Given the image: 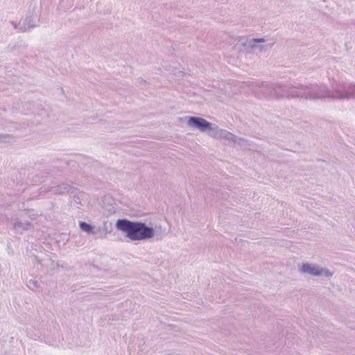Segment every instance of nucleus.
I'll return each instance as SVG.
<instances>
[{"label":"nucleus","mask_w":355,"mask_h":355,"mask_svg":"<svg viewBox=\"0 0 355 355\" xmlns=\"http://www.w3.org/2000/svg\"><path fill=\"white\" fill-rule=\"evenodd\" d=\"M209 135L216 139H224L227 141H236V136L231 132L220 128L211 123V127L207 132Z\"/></svg>","instance_id":"nucleus-2"},{"label":"nucleus","mask_w":355,"mask_h":355,"mask_svg":"<svg viewBox=\"0 0 355 355\" xmlns=\"http://www.w3.org/2000/svg\"><path fill=\"white\" fill-rule=\"evenodd\" d=\"M73 191L74 193H70L73 195V200L71 201V205L79 209L80 208V206H82L81 200H83L84 193L79 192L78 189L75 188H73Z\"/></svg>","instance_id":"nucleus-7"},{"label":"nucleus","mask_w":355,"mask_h":355,"mask_svg":"<svg viewBox=\"0 0 355 355\" xmlns=\"http://www.w3.org/2000/svg\"><path fill=\"white\" fill-rule=\"evenodd\" d=\"M15 29L19 31L24 33L30 31L31 28L37 26L36 17L33 15H27L22 21H19V24L12 21Z\"/></svg>","instance_id":"nucleus-4"},{"label":"nucleus","mask_w":355,"mask_h":355,"mask_svg":"<svg viewBox=\"0 0 355 355\" xmlns=\"http://www.w3.org/2000/svg\"><path fill=\"white\" fill-rule=\"evenodd\" d=\"M26 286L29 289L34 291L40 287V284L37 280L30 279L27 282Z\"/></svg>","instance_id":"nucleus-14"},{"label":"nucleus","mask_w":355,"mask_h":355,"mask_svg":"<svg viewBox=\"0 0 355 355\" xmlns=\"http://www.w3.org/2000/svg\"><path fill=\"white\" fill-rule=\"evenodd\" d=\"M302 271L303 272L310 273L313 275H320L321 272L319 271L315 266H311L309 264H303L302 266Z\"/></svg>","instance_id":"nucleus-9"},{"label":"nucleus","mask_w":355,"mask_h":355,"mask_svg":"<svg viewBox=\"0 0 355 355\" xmlns=\"http://www.w3.org/2000/svg\"><path fill=\"white\" fill-rule=\"evenodd\" d=\"M187 125L193 128L199 130L202 132H207L211 127V123L199 116H189Z\"/></svg>","instance_id":"nucleus-3"},{"label":"nucleus","mask_w":355,"mask_h":355,"mask_svg":"<svg viewBox=\"0 0 355 355\" xmlns=\"http://www.w3.org/2000/svg\"><path fill=\"white\" fill-rule=\"evenodd\" d=\"M115 227L125 234L131 241H146L153 238L154 228L141 221H132L128 219H118Z\"/></svg>","instance_id":"nucleus-1"},{"label":"nucleus","mask_w":355,"mask_h":355,"mask_svg":"<svg viewBox=\"0 0 355 355\" xmlns=\"http://www.w3.org/2000/svg\"><path fill=\"white\" fill-rule=\"evenodd\" d=\"M154 235L153 237L155 238L156 241H160L163 239L166 235V232L165 230H162L161 228L159 230L154 229Z\"/></svg>","instance_id":"nucleus-10"},{"label":"nucleus","mask_w":355,"mask_h":355,"mask_svg":"<svg viewBox=\"0 0 355 355\" xmlns=\"http://www.w3.org/2000/svg\"><path fill=\"white\" fill-rule=\"evenodd\" d=\"M79 227H80V229L87 233V234H96V232L94 231V227L86 223V222H84V221H80L79 222Z\"/></svg>","instance_id":"nucleus-8"},{"label":"nucleus","mask_w":355,"mask_h":355,"mask_svg":"<svg viewBox=\"0 0 355 355\" xmlns=\"http://www.w3.org/2000/svg\"><path fill=\"white\" fill-rule=\"evenodd\" d=\"M73 187L67 183L51 187L46 191H52L55 195H63L65 193H74Z\"/></svg>","instance_id":"nucleus-5"},{"label":"nucleus","mask_w":355,"mask_h":355,"mask_svg":"<svg viewBox=\"0 0 355 355\" xmlns=\"http://www.w3.org/2000/svg\"><path fill=\"white\" fill-rule=\"evenodd\" d=\"M46 261H51V257L49 255L46 254L44 258H39L38 257H35V263L36 264H40L43 268L45 265V262Z\"/></svg>","instance_id":"nucleus-11"},{"label":"nucleus","mask_w":355,"mask_h":355,"mask_svg":"<svg viewBox=\"0 0 355 355\" xmlns=\"http://www.w3.org/2000/svg\"><path fill=\"white\" fill-rule=\"evenodd\" d=\"M19 215H20V216H23L24 215H28V217L31 220H34V219H35L37 214V213H34V210H33V209H25L23 211H21L19 214Z\"/></svg>","instance_id":"nucleus-13"},{"label":"nucleus","mask_w":355,"mask_h":355,"mask_svg":"<svg viewBox=\"0 0 355 355\" xmlns=\"http://www.w3.org/2000/svg\"><path fill=\"white\" fill-rule=\"evenodd\" d=\"M45 265L43 268H49L51 271L54 270L59 267L58 263L55 262L51 258V261H46L45 262Z\"/></svg>","instance_id":"nucleus-12"},{"label":"nucleus","mask_w":355,"mask_h":355,"mask_svg":"<svg viewBox=\"0 0 355 355\" xmlns=\"http://www.w3.org/2000/svg\"><path fill=\"white\" fill-rule=\"evenodd\" d=\"M11 220L14 222V229L16 231L19 232V233H22L24 231H27L32 227L31 223L28 221L22 222L19 220L18 218L12 217L11 218Z\"/></svg>","instance_id":"nucleus-6"},{"label":"nucleus","mask_w":355,"mask_h":355,"mask_svg":"<svg viewBox=\"0 0 355 355\" xmlns=\"http://www.w3.org/2000/svg\"><path fill=\"white\" fill-rule=\"evenodd\" d=\"M10 141V136L0 135V142H8Z\"/></svg>","instance_id":"nucleus-15"}]
</instances>
